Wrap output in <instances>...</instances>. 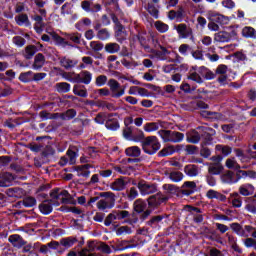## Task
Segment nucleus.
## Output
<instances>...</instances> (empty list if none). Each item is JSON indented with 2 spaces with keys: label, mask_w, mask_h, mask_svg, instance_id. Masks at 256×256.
Returning <instances> with one entry per match:
<instances>
[{
  "label": "nucleus",
  "mask_w": 256,
  "mask_h": 256,
  "mask_svg": "<svg viewBox=\"0 0 256 256\" xmlns=\"http://www.w3.org/2000/svg\"><path fill=\"white\" fill-rule=\"evenodd\" d=\"M163 221V216H153L150 221H148V225L150 227H157L159 223Z\"/></svg>",
  "instance_id": "680f3d73"
},
{
  "label": "nucleus",
  "mask_w": 256,
  "mask_h": 256,
  "mask_svg": "<svg viewBox=\"0 0 256 256\" xmlns=\"http://www.w3.org/2000/svg\"><path fill=\"white\" fill-rule=\"evenodd\" d=\"M58 93H69L71 91V84L67 82H60L55 85Z\"/></svg>",
  "instance_id": "e433bc0d"
},
{
  "label": "nucleus",
  "mask_w": 256,
  "mask_h": 256,
  "mask_svg": "<svg viewBox=\"0 0 256 256\" xmlns=\"http://www.w3.org/2000/svg\"><path fill=\"white\" fill-rule=\"evenodd\" d=\"M53 200H45L39 205L40 212L43 213V215H49L51 211H53Z\"/></svg>",
  "instance_id": "aec40b11"
},
{
  "label": "nucleus",
  "mask_w": 256,
  "mask_h": 256,
  "mask_svg": "<svg viewBox=\"0 0 256 256\" xmlns=\"http://www.w3.org/2000/svg\"><path fill=\"white\" fill-rule=\"evenodd\" d=\"M228 39L231 41V39H235V37H237V28L230 26L227 30H226Z\"/></svg>",
  "instance_id": "338daca9"
},
{
  "label": "nucleus",
  "mask_w": 256,
  "mask_h": 256,
  "mask_svg": "<svg viewBox=\"0 0 256 256\" xmlns=\"http://www.w3.org/2000/svg\"><path fill=\"white\" fill-rule=\"evenodd\" d=\"M15 21L20 27H31V21L29 20V16L27 14H19L15 17Z\"/></svg>",
  "instance_id": "6ab92c4d"
},
{
  "label": "nucleus",
  "mask_w": 256,
  "mask_h": 256,
  "mask_svg": "<svg viewBox=\"0 0 256 256\" xmlns=\"http://www.w3.org/2000/svg\"><path fill=\"white\" fill-rule=\"evenodd\" d=\"M164 191H167V193L174 194L179 191V188L173 184H164L163 185Z\"/></svg>",
  "instance_id": "e2e57ef3"
},
{
  "label": "nucleus",
  "mask_w": 256,
  "mask_h": 256,
  "mask_svg": "<svg viewBox=\"0 0 256 256\" xmlns=\"http://www.w3.org/2000/svg\"><path fill=\"white\" fill-rule=\"evenodd\" d=\"M19 80L22 81V83H29V81H33V71L21 73Z\"/></svg>",
  "instance_id": "3c124183"
},
{
  "label": "nucleus",
  "mask_w": 256,
  "mask_h": 256,
  "mask_svg": "<svg viewBox=\"0 0 256 256\" xmlns=\"http://www.w3.org/2000/svg\"><path fill=\"white\" fill-rule=\"evenodd\" d=\"M214 41L216 43H229V36L227 35L226 30L225 31H220L214 34Z\"/></svg>",
  "instance_id": "a878e982"
},
{
  "label": "nucleus",
  "mask_w": 256,
  "mask_h": 256,
  "mask_svg": "<svg viewBox=\"0 0 256 256\" xmlns=\"http://www.w3.org/2000/svg\"><path fill=\"white\" fill-rule=\"evenodd\" d=\"M114 221H119V214L117 210H113L112 213L108 214L104 221V225H106V227H109L111 223H114Z\"/></svg>",
  "instance_id": "72a5a7b5"
},
{
  "label": "nucleus",
  "mask_w": 256,
  "mask_h": 256,
  "mask_svg": "<svg viewBox=\"0 0 256 256\" xmlns=\"http://www.w3.org/2000/svg\"><path fill=\"white\" fill-rule=\"evenodd\" d=\"M110 37L111 34L106 28H102L97 32V38L100 39V41H107V39H109Z\"/></svg>",
  "instance_id": "a18cd8bd"
},
{
  "label": "nucleus",
  "mask_w": 256,
  "mask_h": 256,
  "mask_svg": "<svg viewBox=\"0 0 256 256\" xmlns=\"http://www.w3.org/2000/svg\"><path fill=\"white\" fill-rule=\"evenodd\" d=\"M131 233L129 226H122L116 230V235H131Z\"/></svg>",
  "instance_id": "0e129e2a"
},
{
  "label": "nucleus",
  "mask_w": 256,
  "mask_h": 256,
  "mask_svg": "<svg viewBox=\"0 0 256 256\" xmlns=\"http://www.w3.org/2000/svg\"><path fill=\"white\" fill-rule=\"evenodd\" d=\"M77 161V153L73 150H68L65 156H62L59 161V165L64 167V165H74Z\"/></svg>",
  "instance_id": "9d476101"
},
{
  "label": "nucleus",
  "mask_w": 256,
  "mask_h": 256,
  "mask_svg": "<svg viewBox=\"0 0 256 256\" xmlns=\"http://www.w3.org/2000/svg\"><path fill=\"white\" fill-rule=\"evenodd\" d=\"M226 167L228 169H234L235 171L241 169V165L237 163V160L235 158H228L226 160Z\"/></svg>",
  "instance_id": "c03bdc74"
},
{
  "label": "nucleus",
  "mask_w": 256,
  "mask_h": 256,
  "mask_svg": "<svg viewBox=\"0 0 256 256\" xmlns=\"http://www.w3.org/2000/svg\"><path fill=\"white\" fill-rule=\"evenodd\" d=\"M154 27L159 31V33H167L169 31V25L161 21H156L154 23Z\"/></svg>",
  "instance_id": "09e8293b"
},
{
  "label": "nucleus",
  "mask_w": 256,
  "mask_h": 256,
  "mask_svg": "<svg viewBox=\"0 0 256 256\" xmlns=\"http://www.w3.org/2000/svg\"><path fill=\"white\" fill-rule=\"evenodd\" d=\"M24 207H35L37 205V200L31 196H28L22 201Z\"/></svg>",
  "instance_id": "13d9d810"
},
{
  "label": "nucleus",
  "mask_w": 256,
  "mask_h": 256,
  "mask_svg": "<svg viewBox=\"0 0 256 256\" xmlns=\"http://www.w3.org/2000/svg\"><path fill=\"white\" fill-rule=\"evenodd\" d=\"M61 75L63 79H66V81L77 83V74H75V72H63Z\"/></svg>",
  "instance_id": "603ef678"
},
{
  "label": "nucleus",
  "mask_w": 256,
  "mask_h": 256,
  "mask_svg": "<svg viewBox=\"0 0 256 256\" xmlns=\"http://www.w3.org/2000/svg\"><path fill=\"white\" fill-rule=\"evenodd\" d=\"M217 151H221L222 155H231V147L229 146H223V145H216Z\"/></svg>",
  "instance_id": "69168bd1"
},
{
  "label": "nucleus",
  "mask_w": 256,
  "mask_h": 256,
  "mask_svg": "<svg viewBox=\"0 0 256 256\" xmlns=\"http://www.w3.org/2000/svg\"><path fill=\"white\" fill-rule=\"evenodd\" d=\"M104 49L106 53L115 54L119 53V51L121 50V46H119V44L117 43H108L105 45Z\"/></svg>",
  "instance_id": "4c0bfd02"
},
{
  "label": "nucleus",
  "mask_w": 256,
  "mask_h": 256,
  "mask_svg": "<svg viewBox=\"0 0 256 256\" xmlns=\"http://www.w3.org/2000/svg\"><path fill=\"white\" fill-rule=\"evenodd\" d=\"M167 201H169V198L162 193H157L147 199L148 207L150 209H156V207H159L162 203H167Z\"/></svg>",
  "instance_id": "39448f33"
},
{
  "label": "nucleus",
  "mask_w": 256,
  "mask_h": 256,
  "mask_svg": "<svg viewBox=\"0 0 256 256\" xmlns=\"http://www.w3.org/2000/svg\"><path fill=\"white\" fill-rule=\"evenodd\" d=\"M214 21L216 23H218L219 25H229V17L221 15V14H217L214 17Z\"/></svg>",
  "instance_id": "864d4df0"
},
{
  "label": "nucleus",
  "mask_w": 256,
  "mask_h": 256,
  "mask_svg": "<svg viewBox=\"0 0 256 256\" xmlns=\"http://www.w3.org/2000/svg\"><path fill=\"white\" fill-rule=\"evenodd\" d=\"M89 169H91V165L89 164L76 167L79 177H89V175H91V171H89Z\"/></svg>",
  "instance_id": "cd10ccee"
},
{
  "label": "nucleus",
  "mask_w": 256,
  "mask_h": 256,
  "mask_svg": "<svg viewBox=\"0 0 256 256\" xmlns=\"http://www.w3.org/2000/svg\"><path fill=\"white\" fill-rule=\"evenodd\" d=\"M77 117V111L75 109H69L66 112L58 113V118L62 119V121H71V119H75Z\"/></svg>",
  "instance_id": "4be33fe9"
},
{
  "label": "nucleus",
  "mask_w": 256,
  "mask_h": 256,
  "mask_svg": "<svg viewBox=\"0 0 256 256\" xmlns=\"http://www.w3.org/2000/svg\"><path fill=\"white\" fill-rule=\"evenodd\" d=\"M34 23V30L36 33H43V28L45 27V22H43V16L36 14L32 17Z\"/></svg>",
  "instance_id": "dca6fc26"
},
{
  "label": "nucleus",
  "mask_w": 256,
  "mask_h": 256,
  "mask_svg": "<svg viewBox=\"0 0 256 256\" xmlns=\"http://www.w3.org/2000/svg\"><path fill=\"white\" fill-rule=\"evenodd\" d=\"M230 228L232 231H234V233H236V235H239V237H249V234L245 232V228H243V226H241L239 223H232Z\"/></svg>",
  "instance_id": "5701e85b"
},
{
  "label": "nucleus",
  "mask_w": 256,
  "mask_h": 256,
  "mask_svg": "<svg viewBox=\"0 0 256 256\" xmlns=\"http://www.w3.org/2000/svg\"><path fill=\"white\" fill-rule=\"evenodd\" d=\"M137 187L141 195H151L153 193H157V184H151L145 181H140Z\"/></svg>",
  "instance_id": "0eeeda50"
},
{
  "label": "nucleus",
  "mask_w": 256,
  "mask_h": 256,
  "mask_svg": "<svg viewBox=\"0 0 256 256\" xmlns=\"http://www.w3.org/2000/svg\"><path fill=\"white\" fill-rule=\"evenodd\" d=\"M110 187L113 191H123V189H125V180H123V178H118Z\"/></svg>",
  "instance_id": "c9c22d12"
},
{
  "label": "nucleus",
  "mask_w": 256,
  "mask_h": 256,
  "mask_svg": "<svg viewBox=\"0 0 256 256\" xmlns=\"http://www.w3.org/2000/svg\"><path fill=\"white\" fill-rule=\"evenodd\" d=\"M106 129H109L110 131H117L119 129V120L115 118H108V120L105 123Z\"/></svg>",
  "instance_id": "473e14b6"
},
{
  "label": "nucleus",
  "mask_w": 256,
  "mask_h": 256,
  "mask_svg": "<svg viewBox=\"0 0 256 256\" xmlns=\"http://www.w3.org/2000/svg\"><path fill=\"white\" fill-rule=\"evenodd\" d=\"M49 35L56 41L57 45H61L62 47H67V45H69V42L65 41V38L59 36L56 32H50Z\"/></svg>",
  "instance_id": "f704fd0d"
},
{
  "label": "nucleus",
  "mask_w": 256,
  "mask_h": 256,
  "mask_svg": "<svg viewBox=\"0 0 256 256\" xmlns=\"http://www.w3.org/2000/svg\"><path fill=\"white\" fill-rule=\"evenodd\" d=\"M51 201H58L57 205H59V201L61 199V189L56 188L50 192Z\"/></svg>",
  "instance_id": "bf43d9fd"
},
{
  "label": "nucleus",
  "mask_w": 256,
  "mask_h": 256,
  "mask_svg": "<svg viewBox=\"0 0 256 256\" xmlns=\"http://www.w3.org/2000/svg\"><path fill=\"white\" fill-rule=\"evenodd\" d=\"M180 149H181L180 145H176V146L169 145L160 151V155L162 157H167L169 155H173V153H175L176 151H179Z\"/></svg>",
  "instance_id": "b1692460"
},
{
  "label": "nucleus",
  "mask_w": 256,
  "mask_h": 256,
  "mask_svg": "<svg viewBox=\"0 0 256 256\" xmlns=\"http://www.w3.org/2000/svg\"><path fill=\"white\" fill-rule=\"evenodd\" d=\"M77 63V60H73L67 57H63L60 59V65L65 69H73V67H75Z\"/></svg>",
  "instance_id": "bb28decb"
},
{
  "label": "nucleus",
  "mask_w": 256,
  "mask_h": 256,
  "mask_svg": "<svg viewBox=\"0 0 256 256\" xmlns=\"http://www.w3.org/2000/svg\"><path fill=\"white\" fill-rule=\"evenodd\" d=\"M8 191L11 197L21 198L25 195V191L22 188H10Z\"/></svg>",
  "instance_id": "6e6d98bb"
},
{
  "label": "nucleus",
  "mask_w": 256,
  "mask_h": 256,
  "mask_svg": "<svg viewBox=\"0 0 256 256\" xmlns=\"http://www.w3.org/2000/svg\"><path fill=\"white\" fill-rule=\"evenodd\" d=\"M42 121H47V119H59V113H49L47 111H41L39 113Z\"/></svg>",
  "instance_id": "49530a36"
},
{
  "label": "nucleus",
  "mask_w": 256,
  "mask_h": 256,
  "mask_svg": "<svg viewBox=\"0 0 256 256\" xmlns=\"http://www.w3.org/2000/svg\"><path fill=\"white\" fill-rule=\"evenodd\" d=\"M108 87H110L111 97L114 99H119V97L125 95V87H121V84L115 79H110L108 81Z\"/></svg>",
  "instance_id": "20e7f679"
},
{
  "label": "nucleus",
  "mask_w": 256,
  "mask_h": 256,
  "mask_svg": "<svg viewBox=\"0 0 256 256\" xmlns=\"http://www.w3.org/2000/svg\"><path fill=\"white\" fill-rule=\"evenodd\" d=\"M93 79V74L87 70H83L80 74L76 75L77 83H84V85H89Z\"/></svg>",
  "instance_id": "ddd939ff"
},
{
  "label": "nucleus",
  "mask_w": 256,
  "mask_h": 256,
  "mask_svg": "<svg viewBox=\"0 0 256 256\" xmlns=\"http://www.w3.org/2000/svg\"><path fill=\"white\" fill-rule=\"evenodd\" d=\"M114 171L120 175H131L135 169L132 166H114Z\"/></svg>",
  "instance_id": "c85d7f7f"
},
{
  "label": "nucleus",
  "mask_w": 256,
  "mask_h": 256,
  "mask_svg": "<svg viewBox=\"0 0 256 256\" xmlns=\"http://www.w3.org/2000/svg\"><path fill=\"white\" fill-rule=\"evenodd\" d=\"M184 173H186L188 177H197V175H199V169L197 166L189 164L184 167Z\"/></svg>",
  "instance_id": "c756f323"
},
{
  "label": "nucleus",
  "mask_w": 256,
  "mask_h": 256,
  "mask_svg": "<svg viewBox=\"0 0 256 256\" xmlns=\"http://www.w3.org/2000/svg\"><path fill=\"white\" fill-rule=\"evenodd\" d=\"M174 29H176L180 39H187L189 37H193V29L187 24H178L174 26Z\"/></svg>",
  "instance_id": "1a4fd4ad"
},
{
  "label": "nucleus",
  "mask_w": 256,
  "mask_h": 256,
  "mask_svg": "<svg viewBox=\"0 0 256 256\" xmlns=\"http://www.w3.org/2000/svg\"><path fill=\"white\" fill-rule=\"evenodd\" d=\"M242 37L246 39H256V30L251 26H245L242 29Z\"/></svg>",
  "instance_id": "393cba45"
},
{
  "label": "nucleus",
  "mask_w": 256,
  "mask_h": 256,
  "mask_svg": "<svg viewBox=\"0 0 256 256\" xmlns=\"http://www.w3.org/2000/svg\"><path fill=\"white\" fill-rule=\"evenodd\" d=\"M59 203L75 205V199H73V196L67 190H60Z\"/></svg>",
  "instance_id": "f3484780"
},
{
  "label": "nucleus",
  "mask_w": 256,
  "mask_h": 256,
  "mask_svg": "<svg viewBox=\"0 0 256 256\" xmlns=\"http://www.w3.org/2000/svg\"><path fill=\"white\" fill-rule=\"evenodd\" d=\"M186 141L197 145L201 141V132L199 130H192L186 134Z\"/></svg>",
  "instance_id": "2eb2a0df"
},
{
  "label": "nucleus",
  "mask_w": 256,
  "mask_h": 256,
  "mask_svg": "<svg viewBox=\"0 0 256 256\" xmlns=\"http://www.w3.org/2000/svg\"><path fill=\"white\" fill-rule=\"evenodd\" d=\"M133 209L136 213H143L147 209V203L143 199H137L133 204Z\"/></svg>",
  "instance_id": "7c9ffc66"
},
{
  "label": "nucleus",
  "mask_w": 256,
  "mask_h": 256,
  "mask_svg": "<svg viewBox=\"0 0 256 256\" xmlns=\"http://www.w3.org/2000/svg\"><path fill=\"white\" fill-rule=\"evenodd\" d=\"M222 159L221 156H213L211 158L213 163L208 164V173H210V175H219V173L223 171V165H221Z\"/></svg>",
  "instance_id": "423d86ee"
},
{
  "label": "nucleus",
  "mask_w": 256,
  "mask_h": 256,
  "mask_svg": "<svg viewBox=\"0 0 256 256\" xmlns=\"http://www.w3.org/2000/svg\"><path fill=\"white\" fill-rule=\"evenodd\" d=\"M103 43L99 41H91L90 42V49L95 53H99V51H103Z\"/></svg>",
  "instance_id": "5fc2aeb1"
},
{
  "label": "nucleus",
  "mask_w": 256,
  "mask_h": 256,
  "mask_svg": "<svg viewBox=\"0 0 256 256\" xmlns=\"http://www.w3.org/2000/svg\"><path fill=\"white\" fill-rule=\"evenodd\" d=\"M144 131L146 133H153V131H159V123L158 122H149L144 125Z\"/></svg>",
  "instance_id": "37998d69"
},
{
  "label": "nucleus",
  "mask_w": 256,
  "mask_h": 256,
  "mask_svg": "<svg viewBox=\"0 0 256 256\" xmlns=\"http://www.w3.org/2000/svg\"><path fill=\"white\" fill-rule=\"evenodd\" d=\"M100 197H102V199L96 203V207L99 211H105L115 207V194L112 192H101Z\"/></svg>",
  "instance_id": "f257e3e1"
},
{
  "label": "nucleus",
  "mask_w": 256,
  "mask_h": 256,
  "mask_svg": "<svg viewBox=\"0 0 256 256\" xmlns=\"http://www.w3.org/2000/svg\"><path fill=\"white\" fill-rule=\"evenodd\" d=\"M239 193L244 197H249V195H253V193H255V187L251 184H243L239 188Z\"/></svg>",
  "instance_id": "412c9836"
},
{
  "label": "nucleus",
  "mask_w": 256,
  "mask_h": 256,
  "mask_svg": "<svg viewBox=\"0 0 256 256\" xmlns=\"http://www.w3.org/2000/svg\"><path fill=\"white\" fill-rule=\"evenodd\" d=\"M158 135L164 143H181L185 139V134L171 130H159Z\"/></svg>",
  "instance_id": "7ed1b4c3"
},
{
  "label": "nucleus",
  "mask_w": 256,
  "mask_h": 256,
  "mask_svg": "<svg viewBox=\"0 0 256 256\" xmlns=\"http://www.w3.org/2000/svg\"><path fill=\"white\" fill-rule=\"evenodd\" d=\"M226 237L228 239V243L229 245L232 247V249H234V251H236V253H241V247H239V245H237V238H235V236L227 233Z\"/></svg>",
  "instance_id": "2f4dec72"
},
{
  "label": "nucleus",
  "mask_w": 256,
  "mask_h": 256,
  "mask_svg": "<svg viewBox=\"0 0 256 256\" xmlns=\"http://www.w3.org/2000/svg\"><path fill=\"white\" fill-rule=\"evenodd\" d=\"M197 131H199L205 143H211L213 141V135H215V130L213 128L207 126H199Z\"/></svg>",
  "instance_id": "6e6552de"
},
{
  "label": "nucleus",
  "mask_w": 256,
  "mask_h": 256,
  "mask_svg": "<svg viewBox=\"0 0 256 256\" xmlns=\"http://www.w3.org/2000/svg\"><path fill=\"white\" fill-rule=\"evenodd\" d=\"M142 149L148 155H155L161 149V143L156 136H148L142 141Z\"/></svg>",
  "instance_id": "f03ea898"
},
{
  "label": "nucleus",
  "mask_w": 256,
  "mask_h": 256,
  "mask_svg": "<svg viewBox=\"0 0 256 256\" xmlns=\"http://www.w3.org/2000/svg\"><path fill=\"white\" fill-rule=\"evenodd\" d=\"M184 177H185V175H183V172L172 171L169 173V179H170V181H173V183H180V181Z\"/></svg>",
  "instance_id": "58836bf2"
},
{
  "label": "nucleus",
  "mask_w": 256,
  "mask_h": 256,
  "mask_svg": "<svg viewBox=\"0 0 256 256\" xmlns=\"http://www.w3.org/2000/svg\"><path fill=\"white\" fill-rule=\"evenodd\" d=\"M45 65V56L42 53H38L34 58V63L32 64V69L39 71Z\"/></svg>",
  "instance_id": "a211bd4d"
},
{
  "label": "nucleus",
  "mask_w": 256,
  "mask_h": 256,
  "mask_svg": "<svg viewBox=\"0 0 256 256\" xmlns=\"http://www.w3.org/2000/svg\"><path fill=\"white\" fill-rule=\"evenodd\" d=\"M128 157H139L141 155V149L138 146H132L125 150Z\"/></svg>",
  "instance_id": "ea45409f"
},
{
  "label": "nucleus",
  "mask_w": 256,
  "mask_h": 256,
  "mask_svg": "<svg viewBox=\"0 0 256 256\" xmlns=\"http://www.w3.org/2000/svg\"><path fill=\"white\" fill-rule=\"evenodd\" d=\"M188 79L195 81V83H203V78H201L197 72L191 71L188 75Z\"/></svg>",
  "instance_id": "052dcab7"
},
{
  "label": "nucleus",
  "mask_w": 256,
  "mask_h": 256,
  "mask_svg": "<svg viewBox=\"0 0 256 256\" xmlns=\"http://www.w3.org/2000/svg\"><path fill=\"white\" fill-rule=\"evenodd\" d=\"M8 241L16 249H21V247H23L24 245H27V241H25L23 239V237H21V235H19V234L10 235L9 238H8Z\"/></svg>",
  "instance_id": "9b49d317"
},
{
  "label": "nucleus",
  "mask_w": 256,
  "mask_h": 256,
  "mask_svg": "<svg viewBox=\"0 0 256 256\" xmlns=\"http://www.w3.org/2000/svg\"><path fill=\"white\" fill-rule=\"evenodd\" d=\"M37 53V47L34 45H29L25 49V58L33 59V56Z\"/></svg>",
  "instance_id": "de8ad7c7"
},
{
  "label": "nucleus",
  "mask_w": 256,
  "mask_h": 256,
  "mask_svg": "<svg viewBox=\"0 0 256 256\" xmlns=\"http://www.w3.org/2000/svg\"><path fill=\"white\" fill-rule=\"evenodd\" d=\"M109 118L107 117V114L105 113H98L96 117L94 118L95 123H98V125H103L107 123V120Z\"/></svg>",
  "instance_id": "4d7b16f0"
},
{
  "label": "nucleus",
  "mask_w": 256,
  "mask_h": 256,
  "mask_svg": "<svg viewBox=\"0 0 256 256\" xmlns=\"http://www.w3.org/2000/svg\"><path fill=\"white\" fill-rule=\"evenodd\" d=\"M197 191V184L193 181H186L182 185L183 195H193Z\"/></svg>",
  "instance_id": "4468645a"
},
{
  "label": "nucleus",
  "mask_w": 256,
  "mask_h": 256,
  "mask_svg": "<svg viewBox=\"0 0 256 256\" xmlns=\"http://www.w3.org/2000/svg\"><path fill=\"white\" fill-rule=\"evenodd\" d=\"M75 243H77V239L71 237L63 238L60 240V245L65 247V249H70V247L74 246Z\"/></svg>",
  "instance_id": "a19ab883"
},
{
  "label": "nucleus",
  "mask_w": 256,
  "mask_h": 256,
  "mask_svg": "<svg viewBox=\"0 0 256 256\" xmlns=\"http://www.w3.org/2000/svg\"><path fill=\"white\" fill-rule=\"evenodd\" d=\"M106 83H107V76L105 75H100L95 80V84L97 85V87H103V85H105Z\"/></svg>",
  "instance_id": "774afa93"
},
{
  "label": "nucleus",
  "mask_w": 256,
  "mask_h": 256,
  "mask_svg": "<svg viewBox=\"0 0 256 256\" xmlns=\"http://www.w3.org/2000/svg\"><path fill=\"white\" fill-rule=\"evenodd\" d=\"M73 93L78 97H87V89H85V86L75 85L73 87Z\"/></svg>",
  "instance_id": "79ce46f5"
},
{
  "label": "nucleus",
  "mask_w": 256,
  "mask_h": 256,
  "mask_svg": "<svg viewBox=\"0 0 256 256\" xmlns=\"http://www.w3.org/2000/svg\"><path fill=\"white\" fill-rule=\"evenodd\" d=\"M15 181V176L9 172H3L0 174V187H11Z\"/></svg>",
  "instance_id": "f8f14e48"
},
{
  "label": "nucleus",
  "mask_w": 256,
  "mask_h": 256,
  "mask_svg": "<svg viewBox=\"0 0 256 256\" xmlns=\"http://www.w3.org/2000/svg\"><path fill=\"white\" fill-rule=\"evenodd\" d=\"M235 173L231 171H227L223 176L222 180L224 183H237V180H235Z\"/></svg>",
  "instance_id": "8fccbe9b"
}]
</instances>
